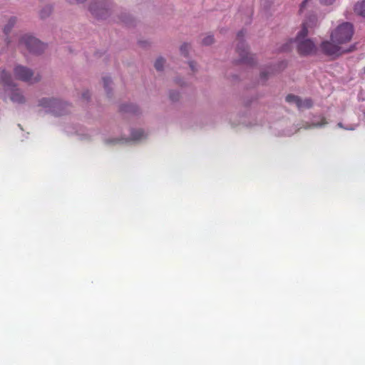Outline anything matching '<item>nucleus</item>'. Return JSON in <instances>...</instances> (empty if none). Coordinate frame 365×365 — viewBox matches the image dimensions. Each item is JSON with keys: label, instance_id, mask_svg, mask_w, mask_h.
<instances>
[{"label": "nucleus", "instance_id": "17", "mask_svg": "<svg viewBox=\"0 0 365 365\" xmlns=\"http://www.w3.org/2000/svg\"><path fill=\"white\" fill-rule=\"evenodd\" d=\"M214 41L213 36L212 35H207L202 39V43L205 45H210Z\"/></svg>", "mask_w": 365, "mask_h": 365}, {"label": "nucleus", "instance_id": "18", "mask_svg": "<svg viewBox=\"0 0 365 365\" xmlns=\"http://www.w3.org/2000/svg\"><path fill=\"white\" fill-rule=\"evenodd\" d=\"M189 48H190V46L187 43H184L180 47V51L184 55H186Z\"/></svg>", "mask_w": 365, "mask_h": 365}, {"label": "nucleus", "instance_id": "2", "mask_svg": "<svg viewBox=\"0 0 365 365\" xmlns=\"http://www.w3.org/2000/svg\"><path fill=\"white\" fill-rule=\"evenodd\" d=\"M0 96L8 97L11 102L16 104L26 102L23 92L12 83L11 75L5 70L0 71Z\"/></svg>", "mask_w": 365, "mask_h": 365}, {"label": "nucleus", "instance_id": "21", "mask_svg": "<svg viewBox=\"0 0 365 365\" xmlns=\"http://www.w3.org/2000/svg\"><path fill=\"white\" fill-rule=\"evenodd\" d=\"M71 4H81L85 2L86 0H66Z\"/></svg>", "mask_w": 365, "mask_h": 365}, {"label": "nucleus", "instance_id": "24", "mask_svg": "<svg viewBox=\"0 0 365 365\" xmlns=\"http://www.w3.org/2000/svg\"><path fill=\"white\" fill-rule=\"evenodd\" d=\"M83 98H88V93H83Z\"/></svg>", "mask_w": 365, "mask_h": 365}, {"label": "nucleus", "instance_id": "5", "mask_svg": "<svg viewBox=\"0 0 365 365\" xmlns=\"http://www.w3.org/2000/svg\"><path fill=\"white\" fill-rule=\"evenodd\" d=\"M19 45L21 48H26L29 52L34 53H40L46 47L43 43L29 34H24L21 37Z\"/></svg>", "mask_w": 365, "mask_h": 365}, {"label": "nucleus", "instance_id": "23", "mask_svg": "<svg viewBox=\"0 0 365 365\" xmlns=\"http://www.w3.org/2000/svg\"><path fill=\"white\" fill-rule=\"evenodd\" d=\"M190 66L192 68V70H194V63H193V62H190Z\"/></svg>", "mask_w": 365, "mask_h": 365}, {"label": "nucleus", "instance_id": "9", "mask_svg": "<svg viewBox=\"0 0 365 365\" xmlns=\"http://www.w3.org/2000/svg\"><path fill=\"white\" fill-rule=\"evenodd\" d=\"M315 7V0H304L299 6V13L301 14L312 12Z\"/></svg>", "mask_w": 365, "mask_h": 365}, {"label": "nucleus", "instance_id": "15", "mask_svg": "<svg viewBox=\"0 0 365 365\" xmlns=\"http://www.w3.org/2000/svg\"><path fill=\"white\" fill-rule=\"evenodd\" d=\"M16 22V17H11L8 22V24L4 27V31L6 33H8L10 29L15 25Z\"/></svg>", "mask_w": 365, "mask_h": 365}, {"label": "nucleus", "instance_id": "11", "mask_svg": "<svg viewBox=\"0 0 365 365\" xmlns=\"http://www.w3.org/2000/svg\"><path fill=\"white\" fill-rule=\"evenodd\" d=\"M326 124L327 121L323 117H318L312 120V124L307 125V128L322 127Z\"/></svg>", "mask_w": 365, "mask_h": 365}, {"label": "nucleus", "instance_id": "7", "mask_svg": "<svg viewBox=\"0 0 365 365\" xmlns=\"http://www.w3.org/2000/svg\"><path fill=\"white\" fill-rule=\"evenodd\" d=\"M14 74L16 79L24 82L34 83L39 79V76H35L30 68L21 65L15 66Z\"/></svg>", "mask_w": 365, "mask_h": 365}, {"label": "nucleus", "instance_id": "1", "mask_svg": "<svg viewBox=\"0 0 365 365\" xmlns=\"http://www.w3.org/2000/svg\"><path fill=\"white\" fill-rule=\"evenodd\" d=\"M354 34L352 24L342 22L334 27L330 33V41L326 40L322 42L320 48L322 51L334 58L344 53L351 51L345 46L351 41Z\"/></svg>", "mask_w": 365, "mask_h": 365}, {"label": "nucleus", "instance_id": "25", "mask_svg": "<svg viewBox=\"0 0 365 365\" xmlns=\"http://www.w3.org/2000/svg\"><path fill=\"white\" fill-rule=\"evenodd\" d=\"M242 32L241 31V32H240V33L237 34V37H238V38H240L242 37Z\"/></svg>", "mask_w": 365, "mask_h": 365}, {"label": "nucleus", "instance_id": "16", "mask_svg": "<svg viewBox=\"0 0 365 365\" xmlns=\"http://www.w3.org/2000/svg\"><path fill=\"white\" fill-rule=\"evenodd\" d=\"M165 63V60L163 58H158L155 62V67L158 71L162 70Z\"/></svg>", "mask_w": 365, "mask_h": 365}, {"label": "nucleus", "instance_id": "19", "mask_svg": "<svg viewBox=\"0 0 365 365\" xmlns=\"http://www.w3.org/2000/svg\"><path fill=\"white\" fill-rule=\"evenodd\" d=\"M111 83V80L110 78H103V84L106 88H108L109 85Z\"/></svg>", "mask_w": 365, "mask_h": 365}, {"label": "nucleus", "instance_id": "6", "mask_svg": "<svg viewBox=\"0 0 365 365\" xmlns=\"http://www.w3.org/2000/svg\"><path fill=\"white\" fill-rule=\"evenodd\" d=\"M39 106L46 112L58 115L63 114V109L66 103L56 98H43L39 101Z\"/></svg>", "mask_w": 365, "mask_h": 365}, {"label": "nucleus", "instance_id": "4", "mask_svg": "<svg viewBox=\"0 0 365 365\" xmlns=\"http://www.w3.org/2000/svg\"><path fill=\"white\" fill-rule=\"evenodd\" d=\"M113 7L111 0H92L89 10L97 18H104Z\"/></svg>", "mask_w": 365, "mask_h": 365}, {"label": "nucleus", "instance_id": "8", "mask_svg": "<svg viewBox=\"0 0 365 365\" xmlns=\"http://www.w3.org/2000/svg\"><path fill=\"white\" fill-rule=\"evenodd\" d=\"M286 101L289 103L295 104L299 109L309 108L312 106V101L309 98L301 99L294 95H288Z\"/></svg>", "mask_w": 365, "mask_h": 365}, {"label": "nucleus", "instance_id": "13", "mask_svg": "<svg viewBox=\"0 0 365 365\" xmlns=\"http://www.w3.org/2000/svg\"><path fill=\"white\" fill-rule=\"evenodd\" d=\"M145 136V132L142 129H138L133 130L131 133V140H138Z\"/></svg>", "mask_w": 365, "mask_h": 365}, {"label": "nucleus", "instance_id": "3", "mask_svg": "<svg viewBox=\"0 0 365 365\" xmlns=\"http://www.w3.org/2000/svg\"><path fill=\"white\" fill-rule=\"evenodd\" d=\"M308 27V22L304 23L302 29L298 32L294 40L297 51L302 56L312 55L317 51V46L314 43L311 39L307 38Z\"/></svg>", "mask_w": 365, "mask_h": 365}, {"label": "nucleus", "instance_id": "14", "mask_svg": "<svg viewBox=\"0 0 365 365\" xmlns=\"http://www.w3.org/2000/svg\"><path fill=\"white\" fill-rule=\"evenodd\" d=\"M337 126L340 128H343L346 130H354L357 128V124H346L344 125L342 123H339Z\"/></svg>", "mask_w": 365, "mask_h": 365}, {"label": "nucleus", "instance_id": "10", "mask_svg": "<svg viewBox=\"0 0 365 365\" xmlns=\"http://www.w3.org/2000/svg\"><path fill=\"white\" fill-rule=\"evenodd\" d=\"M238 52L241 56V61L245 63H252L254 60L253 55L250 53L247 48L242 46V48H237Z\"/></svg>", "mask_w": 365, "mask_h": 365}, {"label": "nucleus", "instance_id": "20", "mask_svg": "<svg viewBox=\"0 0 365 365\" xmlns=\"http://www.w3.org/2000/svg\"><path fill=\"white\" fill-rule=\"evenodd\" d=\"M321 4L324 5H331L332 4L335 0H319Z\"/></svg>", "mask_w": 365, "mask_h": 365}, {"label": "nucleus", "instance_id": "12", "mask_svg": "<svg viewBox=\"0 0 365 365\" xmlns=\"http://www.w3.org/2000/svg\"><path fill=\"white\" fill-rule=\"evenodd\" d=\"M354 11L361 16H365V0L357 2L354 6Z\"/></svg>", "mask_w": 365, "mask_h": 365}, {"label": "nucleus", "instance_id": "22", "mask_svg": "<svg viewBox=\"0 0 365 365\" xmlns=\"http://www.w3.org/2000/svg\"><path fill=\"white\" fill-rule=\"evenodd\" d=\"M126 141H128L127 139H125V140L124 139H120V140H111V141H109V143H117V142H122L123 143V142H126Z\"/></svg>", "mask_w": 365, "mask_h": 365}]
</instances>
